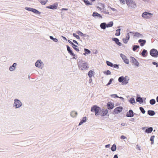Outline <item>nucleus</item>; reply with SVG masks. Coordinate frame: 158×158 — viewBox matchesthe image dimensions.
<instances>
[{
    "label": "nucleus",
    "instance_id": "nucleus-18",
    "mask_svg": "<svg viewBox=\"0 0 158 158\" xmlns=\"http://www.w3.org/2000/svg\"><path fill=\"white\" fill-rule=\"evenodd\" d=\"M134 36L141 38H143V35L138 32H135L134 34Z\"/></svg>",
    "mask_w": 158,
    "mask_h": 158
},
{
    "label": "nucleus",
    "instance_id": "nucleus-59",
    "mask_svg": "<svg viewBox=\"0 0 158 158\" xmlns=\"http://www.w3.org/2000/svg\"><path fill=\"white\" fill-rule=\"evenodd\" d=\"M102 12H103V13L105 14H109V12L106 11H102Z\"/></svg>",
    "mask_w": 158,
    "mask_h": 158
},
{
    "label": "nucleus",
    "instance_id": "nucleus-20",
    "mask_svg": "<svg viewBox=\"0 0 158 158\" xmlns=\"http://www.w3.org/2000/svg\"><path fill=\"white\" fill-rule=\"evenodd\" d=\"M57 5L54 4L53 5H51L46 7L47 8L50 9L52 10L56 9L57 8Z\"/></svg>",
    "mask_w": 158,
    "mask_h": 158
},
{
    "label": "nucleus",
    "instance_id": "nucleus-24",
    "mask_svg": "<svg viewBox=\"0 0 158 158\" xmlns=\"http://www.w3.org/2000/svg\"><path fill=\"white\" fill-rule=\"evenodd\" d=\"M136 100L137 102H139L140 103H142L143 102V98L140 97H137Z\"/></svg>",
    "mask_w": 158,
    "mask_h": 158
},
{
    "label": "nucleus",
    "instance_id": "nucleus-30",
    "mask_svg": "<svg viewBox=\"0 0 158 158\" xmlns=\"http://www.w3.org/2000/svg\"><path fill=\"white\" fill-rule=\"evenodd\" d=\"M32 12H34L35 14H38V15H40L41 14L40 12H39L37 10L34 8H33V9H32Z\"/></svg>",
    "mask_w": 158,
    "mask_h": 158
},
{
    "label": "nucleus",
    "instance_id": "nucleus-3",
    "mask_svg": "<svg viewBox=\"0 0 158 158\" xmlns=\"http://www.w3.org/2000/svg\"><path fill=\"white\" fill-rule=\"evenodd\" d=\"M90 110L92 112H94L96 116L98 115L99 113L101 111L100 108L97 105H94L92 107Z\"/></svg>",
    "mask_w": 158,
    "mask_h": 158
},
{
    "label": "nucleus",
    "instance_id": "nucleus-57",
    "mask_svg": "<svg viewBox=\"0 0 158 158\" xmlns=\"http://www.w3.org/2000/svg\"><path fill=\"white\" fill-rule=\"evenodd\" d=\"M120 139H127V138H126V137L125 136H124V135H122V136H121L120 137Z\"/></svg>",
    "mask_w": 158,
    "mask_h": 158
},
{
    "label": "nucleus",
    "instance_id": "nucleus-35",
    "mask_svg": "<svg viewBox=\"0 0 158 158\" xmlns=\"http://www.w3.org/2000/svg\"><path fill=\"white\" fill-rule=\"evenodd\" d=\"M116 148V146L115 144H114L112 146L111 148V150L113 152L115 151Z\"/></svg>",
    "mask_w": 158,
    "mask_h": 158
},
{
    "label": "nucleus",
    "instance_id": "nucleus-51",
    "mask_svg": "<svg viewBox=\"0 0 158 158\" xmlns=\"http://www.w3.org/2000/svg\"><path fill=\"white\" fill-rule=\"evenodd\" d=\"M25 9L28 11H32V9H33V8H31L30 7H26L25 8Z\"/></svg>",
    "mask_w": 158,
    "mask_h": 158
},
{
    "label": "nucleus",
    "instance_id": "nucleus-22",
    "mask_svg": "<svg viewBox=\"0 0 158 158\" xmlns=\"http://www.w3.org/2000/svg\"><path fill=\"white\" fill-rule=\"evenodd\" d=\"M77 114V113L75 111H71L70 114V116L73 118L76 117Z\"/></svg>",
    "mask_w": 158,
    "mask_h": 158
},
{
    "label": "nucleus",
    "instance_id": "nucleus-42",
    "mask_svg": "<svg viewBox=\"0 0 158 158\" xmlns=\"http://www.w3.org/2000/svg\"><path fill=\"white\" fill-rule=\"evenodd\" d=\"M106 64L107 65L110 66V67H113V64L111 62L109 61H106Z\"/></svg>",
    "mask_w": 158,
    "mask_h": 158
},
{
    "label": "nucleus",
    "instance_id": "nucleus-28",
    "mask_svg": "<svg viewBox=\"0 0 158 158\" xmlns=\"http://www.w3.org/2000/svg\"><path fill=\"white\" fill-rule=\"evenodd\" d=\"M148 53L147 51L145 49H143L141 53V55L143 57L146 56V54Z\"/></svg>",
    "mask_w": 158,
    "mask_h": 158
},
{
    "label": "nucleus",
    "instance_id": "nucleus-46",
    "mask_svg": "<svg viewBox=\"0 0 158 158\" xmlns=\"http://www.w3.org/2000/svg\"><path fill=\"white\" fill-rule=\"evenodd\" d=\"M17 143L18 144H13V145H20L21 146H24L25 145H27V144H28L27 143H23V144H20V143Z\"/></svg>",
    "mask_w": 158,
    "mask_h": 158
},
{
    "label": "nucleus",
    "instance_id": "nucleus-45",
    "mask_svg": "<svg viewBox=\"0 0 158 158\" xmlns=\"http://www.w3.org/2000/svg\"><path fill=\"white\" fill-rule=\"evenodd\" d=\"M73 36L75 37H76L77 39L80 40V37L78 35H77L75 33H73Z\"/></svg>",
    "mask_w": 158,
    "mask_h": 158
},
{
    "label": "nucleus",
    "instance_id": "nucleus-53",
    "mask_svg": "<svg viewBox=\"0 0 158 158\" xmlns=\"http://www.w3.org/2000/svg\"><path fill=\"white\" fill-rule=\"evenodd\" d=\"M82 36L84 37H86L87 39H89V37L88 35H87L85 34H83Z\"/></svg>",
    "mask_w": 158,
    "mask_h": 158
},
{
    "label": "nucleus",
    "instance_id": "nucleus-32",
    "mask_svg": "<svg viewBox=\"0 0 158 158\" xmlns=\"http://www.w3.org/2000/svg\"><path fill=\"white\" fill-rule=\"evenodd\" d=\"M120 31H121L120 29L118 28V29H117L116 30V31H117V32L115 33V35L116 36H118L120 35Z\"/></svg>",
    "mask_w": 158,
    "mask_h": 158
},
{
    "label": "nucleus",
    "instance_id": "nucleus-6",
    "mask_svg": "<svg viewBox=\"0 0 158 158\" xmlns=\"http://www.w3.org/2000/svg\"><path fill=\"white\" fill-rule=\"evenodd\" d=\"M35 65L36 67L42 69L44 67V64L41 60H38L35 63Z\"/></svg>",
    "mask_w": 158,
    "mask_h": 158
},
{
    "label": "nucleus",
    "instance_id": "nucleus-4",
    "mask_svg": "<svg viewBox=\"0 0 158 158\" xmlns=\"http://www.w3.org/2000/svg\"><path fill=\"white\" fill-rule=\"evenodd\" d=\"M128 6L131 8L133 9L135 8L136 4L135 1L133 0H125Z\"/></svg>",
    "mask_w": 158,
    "mask_h": 158
},
{
    "label": "nucleus",
    "instance_id": "nucleus-62",
    "mask_svg": "<svg viewBox=\"0 0 158 158\" xmlns=\"http://www.w3.org/2000/svg\"><path fill=\"white\" fill-rule=\"evenodd\" d=\"M110 144H107L105 145L106 148H109L110 147Z\"/></svg>",
    "mask_w": 158,
    "mask_h": 158
},
{
    "label": "nucleus",
    "instance_id": "nucleus-27",
    "mask_svg": "<svg viewBox=\"0 0 158 158\" xmlns=\"http://www.w3.org/2000/svg\"><path fill=\"white\" fill-rule=\"evenodd\" d=\"M86 117H84L82 120H81L79 124V126L81 125L83 123L86 122Z\"/></svg>",
    "mask_w": 158,
    "mask_h": 158
},
{
    "label": "nucleus",
    "instance_id": "nucleus-40",
    "mask_svg": "<svg viewBox=\"0 0 158 158\" xmlns=\"http://www.w3.org/2000/svg\"><path fill=\"white\" fill-rule=\"evenodd\" d=\"M155 138V136L154 135H152V136L150 138V140L151 141V144H152L154 143V138Z\"/></svg>",
    "mask_w": 158,
    "mask_h": 158
},
{
    "label": "nucleus",
    "instance_id": "nucleus-15",
    "mask_svg": "<svg viewBox=\"0 0 158 158\" xmlns=\"http://www.w3.org/2000/svg\"><path fill=\"white\" fill-rule=\"evenodd\" d=\"M107 108L109 110L112 109L114 107V104L110 102H108L107 105Z\"/></svg>",
    "mask_w": 158,
    "mask_h": 158
},
{
    "label": "nucleus",
    "instance_id": "nucleus-37",
    "mask_svg": "<svg viewBox=\"0 0 158 158\" xmlns=\"http://www.w3.org/2000/svg\"><path fill=\"white\" fill-rule=\"evenodd\" d=\"M149 102L151 105H153L156 103V100L154 99H151L150 100Z\"/></svg>",
    "mask_w": 158,
    "mask_h": 158
},
{
    "label": "nucleus",
    "instance_id": "nucleus-54",
    "mask_svg": "<svg viewBox=\"0 0 158 158\" xmlns=\"http://www.w3.org/2000/svg\"><path fill=\"white\" fill-rule=\"evenodd\" d=\"M106 74L107 75H109L111 74V72L109 70H107L106 72Z\"/></svg>",
    "mask_w": 158,
    "mask_h": 158
},
{
    "label": "nucleus",
    "instance_id": "nucleus-7",
    "mask_svg": "<svg viewBox=\"0 0 158 158\" xmlns=\"http://www.w3.org/2000/svg\"><path fill=\"white\" fill-rule=\"evenodd\" d=\"M150 55L154 57H157L158 56V52L155 49H151L150 52Z\"/></svg>",
    "mask_w": 158,
    "mask_h": 158
},
{
    "label": "nucleus",
    "instance_id": "nucleus-29",
    "mask_svg": "<svg viewBox=\"0 0 158 158\" xmlns=\"http://www.w3.org/2000/svg\"><path fill=\"white\" fill-rule=\"evenodd\" d=\"M113 24V23L112 21L110 22L108 24H106V27H112Z\"/></svg>",
    "mask_w": 158,
    "mask_h": 158
},
{
    "label": "nucleus",
    "instance_id": "nucleus-48",
    "mask_svg": "<svg viewBox=\"0 0 158 158\" xmlns=\"http://www.w3.org/2000/svg\"><path fill=\"white\" fill-rule=\"evenodd\" d=\"M129 40H127V39H126V38H123V43L125 44H127L128 42V41Z\"/></svg>",
    "mask_w": 158,
    "mask_h": 158
},
{
    "label": "nucleus",
    "instance_id": "nucleus-43",
    "mask_svg": "<svg viewBox=\"0 0 158 158\" xmlns=\"http://www.w3.org/2000/svg\"><path fill=\"white\" fill-rule=\"evenodd\" d=\"M89 83L90 84L91 86L92 87H93L94 86V84L92 82V80L91 78H90L89 79Z\"/></svg>",
    "mask_w": 158,
    "mask_h": 158
},
{
    "label": "nucleus",
    "instance_id": "nucleus-55",
    "mask_svg": "<svg viewBox=\"0 0 158 158\" xmlns=\"http://www.w3.org/2000/svg\"><path fill=\"white\" fill-rule=\"evenodd\" d=\"M152 64L154 65H156V67H158V64L156 63V62H152Z\"/></svg>",
    "mask_w": 158,
    "mask_h": 158
},
{
    "label": "nucleus",
    "instance_id": "nucleus-49",
    "mask_svg": "<svg viewBox=\"0 0 158 158\" xmlns=\"http://www.w3.org/2000/svg\"><path fill=\"white\" fill-rule=\"evenodd\" d=\"M68 42L70 44H71L72 46H74L75 47H77V46L75 44L73 43L70 40H68Z\"/></svg>",
    "mask_w": 158,
    "mask_h": 158
},
{
    "label": "nucleus",
    "instance_id": "nucleus-9",
    "mask_svg": "<svg viewBox=\"0 0 158 158\" xmlns=\"http://www.w3.org/2000/svg\"><path fill=\"white\" fill-rule=\"evenodd\" d=\"M130 62L133 63L134 64H135L136 66L137 67L139 66V63L134 57L131 56L130 57Z\"/></svg>",
    "mask_w": 158,
    "mask_h": 158
},
{
    "label": "nucleus",
    "instance_id": "nucleus-52",
    "mask_svg": "<svg viewBox=\"0 0 158 158\" xmlns=\"http://www.w3.org/2000/svg\"><path fill=\"white\" fill-rule=\"evenodd\" d=\"M73 47V48L77 52H79V49L78 48H76L77 47H75L73 46H72Z\"/></svg>",
    "mask_w": 158,
    "mask_h": 158
},
{
    "label": "nucleus",
    "instance_id": "nucleus-63",
    "mask_svg": "<svg viewBox=\"0 0 158 158\" xmlns=\"http://www.w3.org/2000/svg\"><path fill=\"white\" fill-rule=\"evenodd\" d=\"M73 42L74 43H75L76 44L78 45V43H77V42L75 40H73Z\"/></svg>",
    "mask_w": 158,
    "mask_h": 158
},
{
    "label": "nucleus",
    "instance_id": "nucleus-61",
    "mask_svg": "<svg viewBox=\"0 0 158 158\" xmlns=\"http://www.w3.org/2000/svg\"><path fill=\"white\" fill-rule=\"evenodd\" d=\"M116 94H113L110 95L112 98H115Z\"/></svg>",
    "mask_w": 158,
    "mask_h": 158
},
{
    "label": "nucleus",
    "instance_id": "nucleus-23",
    "mask_svg": "<svg viewBox=\"0 0 158 158\" xmlns=\"http://www.w3.org/2000/svg\"><path fill=\"white\" fill-rule=\"evenodd\" d=\"M153 129V128L152 127H148L145 130V132L147 133H150L152 131Z\"/></svg>",
    "mask_w": 158,
    "mask_h": 158
},
{
    "label": "nucleus",
    "instance_id": "nucleus-19",
    "mask_svg": "<svg viewBox=\"0 0 158 158\" xmlns=\"http://www.w3.org/2000/svg\"><path fill=\"white\" fill-rule=\"evenodd\" d=\"M138 42L140 43V46L142 47L145 44L146 41L144 40L139 39L138 40Z\"/></svg>",
    "mask_w": 158,
    "mask_h": 158
},
{
    "label": "nucleus",
    "instance_id": "nucleus-1",
    "mask_svg": "<svg viewBox=\"0 0 158 158\" xmlns=\"http://www.w3.org/2000/svg\"><path fill=\"white\" fill-rule=\"evenodd\" d=\"M78 65L79 69L82 70L87 69L89 68L87 63L82 60H80L78 61Z\"/></svg>",
    "mask_w": 158,
    "mask_h": 158
},
{
    "label": "nucleus",
    "instance_id": "nucleus-36",
    "mask_svg": "<svg viewBox=\"0 0 158 158\" xmlns=\"http://www.w3.org/2000/svg\"><path fill=\"white\" fill-rule=\"evenodd\" d=\"M129 101L131 104H133L135 103V99L133 98H131Z\"/></svg>",
    "mask_w": 158,
    "mask_h": 158
},
{
    "label": "nucleus",
    "instance_id": "nucleus-50",
    "mask_svg": "<svg viewBox=\"0 0 158 158\" xmlns=\"http://www.w3.org/2000/svg\"><path fill=\"white\" fill-rule=\"evenodd\" d=\"M77 34H78V35H80V36H82L83 34L81 31H78L77 32Z\"/></svg>",
    "mask_w": 158,
    "mask_h": 158
},
{
    "label": "nucleus",
    "instance_id": "nucleus-8",
    "mask_svg": "<svg viewBox=\"0 0 158 158\" xmlns=\"http://www.w3.org/2000/svg\"><path fill=\"white\" fill-rule=\"evenodd\" d=\"M152 15L151 13L144 12L142 14V16L144 18L148 19L150 18Z\"/></svg>",
    "mask_w": 158,
    "mask_h": 158
},
{
    "label": "nucleus",
    "instance_id": "nucleus-5",
    "mask_svg": "<svg viewBox=\"0 0 158 158\" xmlns=\"http://www.w3.org/2000/svg\"><path fill=\"white\" fill-rule=\"evenodd\" d=\"M22 103L19 100L17 99H14L13 107H15V108H19L22 106Z\"/></svg>",
    "mask_w": 158,
    "mask_h": 158
},
{
    "label": "nucleus",
    "instance_id": "nucleus-41",
    "mask_svg": "<svg viewBox=\"0 0 158 158\" xmlns=\"http://www.w3.org/2000/svg\"><path fill=\"white\" fill-rule=\"evenodd\" d=\"M133 33L132 32H130L129 33H128L126 35V39H127V40H129L130 39V35L129 34V33Z\"/></svg>",
    "mask_w": 158,
    "mask_h": 158
},
{
    "label": "nucleus",
    "instance_id": "nucleus-10",
    "mask_svg": "<svg viewBox=\"0 0 158 158\" xmlns=\"http://www.w3.org/2000/svg\"><path fill=\"white\" fill-rule=\"evenodd\" d=\"M123 109L122 106H119L115 108L113 111V114H117L121 112Z\"/></svg>",
    "mask_w": 158,
    "mask_h": 158
},
{
    "label": "nucleus",
    "instance_id": "nucleus-47",
    "mask_svg": "<svg viewBox=\"0 0 158 158\" xmlns=\"http://www.w3.org/2000/svg\"><path fill=\"white\" fill-rule=\"evenodd\" d=\"M113 80H114L113 79L111 78L110 80L108 83L106 84V85L108 86V85H110L111 84L112 81Z\"/></svg>",
    "mask_w": 158,
    "mask_h": 158
},
{
    "label": "nucleus",
    "instance_id": "nucleus-17",
    "mask_svg": "<svg viewBox=\"0 0 158 158\" xmlns=\"http://www.w3.org/2000/svg\"><path fill=\"white\" fill-rule=\"evenodd\" d=\"M17 65L16 63H14L12 66H10L9 68V70L10 71H12L14 70L16 68V67Z\"/></svg>",
    "mask_w": 158,
    "mask_h": 158
},
{
    "label": "nucleus",
    "instance_id": "nucleus-64",
    "mask_svg": "<svg viewBox=\"0 0 158 158\" xmlns=\"http://www.w3.org/2000/svg\"><path fill=\"white\" fill-rule=\"evenodd\" d=\"M113 158H118L117 155H115Z\"/></svg>",
    "mask_w": 158,
    "mask_h": 158
},
{
    "label": "nucleus",
    "instance_id": "nucleus-39",
    "mask_svg": "<svg viewBox=\"0 0 158 158\" xmlns=\"http://www.w3.org/2000/svg\"><path fill=\"white\" fill-rule=\"evenodd\" d=\"M83 1L86 5H92V4L88 0H83Z\"/></svg>",
    "mask_w": 158,
    "mask_h": 158
},
{
    "label": "nucleus",
    "instance_id": "nucleus-56",
    "mask_svg": "<svg viewBox=\"0 0 158 158\" xmlns=\"http://www.w3.org/2000/svg\"><path fill=\"white\" fill-rule=\"evenodd\" d=\"M113 66H114V68H117V69H118L119 68L118 65L117 64H114V65L113 64Z\"/></svg>",
    "mask_w": 158,
    "mask_h": 158
},
{
    "label": "nucleus",
    "instance_id": "nucleus-31",
    "mask_svg": "<svg viewBox=\"0 0 158 158\" xmlns=\"http://www.w3.org/2000/svg\"><path fill=\"white\" fill-rule=\"evenodd\" d=\"M84 50L85 52L84 53V55H86V54H90L91 52L90 51L87 49L85 48Z\"/></svg>",
    "mask_w": 158,
    "mask_h": 158
},
{
    "label": "nucleus",
    "instance_id": "nucleus-44",
    "mask_svg": "<svg viewBox=\"0 0 158 158\" xmlns=\"http://www.w3.org/2000/svg\"><path fill=\"white\" fill-rule=\"evenodd\" d=\"M139 110L140 111L142 112V113L143 114H144L145 113V111L144 110V108L142 107H139Z\"/></svg>",
    "mask_w": 158,
    "mask_h": 158
},
{
    "label": "nucleus",
    "instance_id": "nucleus-12",
    "mask_svg": "<svg viewBox=\"0 0 158 158\" xmlns=\"http://www.w3.org/2000/svg\"><path fill=\"white\" fill-rule=\"evenodd\" d=\"M101 111L99 113V114L101 116H104L107 114L108 113V110L106 109L105 110L102 109L101 110Z\"/></svg>",
    "mask_w": 158,
    "mask_h": 158
},
{
    "label": "nucleus",
    "instance_id": "nucleus-13",
    "mask_svg": "<svg viewBox=\"0 0 158 158\" xmlns=\"http://www.w3.org/2000/svg\"><path fill=\"white\" fill-rule=\"evenodd\" d=\"M112 40L113 41L115 42V43L119 46H121L122 45V43L119 42V40L118 38H112Z\"/></svg>",
    "mask_w": 158,
    "mask_h": 158
},
{
    "label": "nucleus",
    "instance_id": "nucleus-14",
    "mask_svg": "<svg viewBox=\"0 0 158 158\" xmlns=\"http://www.w3.org/2000/svg\"><path fill=\"white\" fill-rule=\"evenodd\" d=\"M126 116L127 117H132L134 116V113L133 110H130L127 113Z\"/></svg>",
    "mask_w": 158,
    "mask_h": 158
},
{
    "label": "nucleus",
    "instance_id": "nucleus-2",
    "mask_svg": "<svg viewBox=\"0 0 158 158\" xmlns=\"http://www.w3.org/2000/svg\"><path fill=\"white\" fill-rule=\"evenodd\" d=\"M129 80V78L127 76H126L125 77L121 76L118 78V81L119 82H121L123 85H125L128 83V81Z\"/></svg>",
    "mask_w": 158,
    "mask_h": 158
},
{
    "label": "nucleus",
    "instance_id": "nucleus-26",
    "mask_svg": "<svg viewBox=\"0 0 158 158\" xmlns=\"http://www.w3.org/2000/svg\"><path fill=\"white\" fill-rule=\"evenodd\" d=\"M101 28L103 30L105 29L106 27V23H101L100 25Z\"/></svg>",
    "mask_w": 158,
    "mask_h": 158
},
{
    "label": "nucleus",
    "instance_id": "nucleus-21",
    "mask_svg": "<svg viewBox=\"0 0 158 158\" xmlns=\"http://www.w3.org/2000/svg\"><path fill=\"white\" fill-rule=\"evenodd\" d=\"M92 16L94 17H99L100 18L102 19V16L100 14L96 12H93Z\"/></svg>",
    "mask_w": 158,
    "mask_h": 158
},
{
    "label": "nucleus",
    "instance_id": "nucleus-34",
    "mask_svg": "<svg viewBox=\"0 0 158 158\" xmlns=\"http://www.w3.org/2000/svg\"><path fill=\"white\" fill-rule=\"evenodd\" d=\"M94 72L92 70H90L88 72V74L89 78H91L93 75Z\"/></svg>",
    "mask_w": 158,
    "mask_h": 158
},
{
    "label": "nucleus",
    "instance_id": "nucleus-25",
    "mask_svg": "<svg viewBox=\"0 0 158 158\" xmlns=\"http://www.w3.org/2000/svg\"><path fill=\"white\" fill-rule=\"evenodd\" d=\"M148 114L150 116H152L155 115V112L152 110H148Z\"/></svg>",
    "mask_w": 158,
    "mask_h": 158
},
{
    "label": "nucleus",
    "instance_id": "nucleus-58",
    "mask_svg": "<svg viewBox=\"0 0 158 158\" xmlns=\"http://www.w3.org/2000/svg\"><path fill=\"white\" fill-rule=\"evenodd\" d=\"M120 2L123 4L125 3V1L124 0H119Z\"/></svg>",
    "mask_w": 158,
    "mask_h": 158
},
{
    "label": "nucleus",
    "instance_id": "nucleus-33",
    "mask_svg": "<svg viewBox=\"0 0 158 158\" xmlns=\"http://www.w3.org/2000/svg\"><path fill=\"white\" fill-rule=\"evenodd\" d=\"M132 48V50L133 51H135L137 49L139 48V46L137 45H134L133 46Z\"/></svg>",
    "mask_w": 158,
    "mask_h": 158
},
{
    "label": "nucleus",
    "instance_id": "nucleus-60",
    "mask_svg": "<svg viewBox=\"0 0 158 158\" xmlns=\"http://www.w3.org/2000/svg\"><path fill=\"white\" fill-rule=\"evenodd\" d=\"M53 41L55 42H57L58 41L57 39L54 38Z\"/></svg>",
    "mask_w": 158,
    "mask_h": 158
},
{
    "label": "nucleus",
    "instance_id": "nucleus-38",
    "mask_svg": "<svg viewBox=\"0 0 158 158\" xmlns=\"http://www.w3.org/2000/svg\"><path fill=\"white\" fill-rule=\"evenodd\" d=\"M48 2L47 0H41L40 1V2L41 3L42 5H45L47 2Z\"/></svg>",
    "mask_w": 158,
    "mask_h": 158
},
{
    "label": "nucleus",
    "instance_id": "nucleus-16",
    "mask_svg": "<svg viewBox=\"0 0 158 158\" xmlns=\"http://www.w3.org/2000/svg\"><path fill=\"white\" fill-rule=\"evenodd\" d=\"M67 50L68 53L71 55L73 56H75V54L73 53L72 50L70 48L68 45L66 46Z\"/></svg>",
    "mask_w": 158,
    "mask_h": 158
},
{
    "label": "nucleus",
    "instance_id": "nucleus-11",
    "mask_svg": "<svg viewBox=\"0 0 158 158\" xmlns=\"http://www.w3.org/2000/svg\"><path fill=\"white\" fill-rule=\"evenodd\" d=\"M120 57L122 58L124 62L127 64H129V61L128 59L127 58V57L124 54L121 53L120 54Z\"/></svg>",
    "mask_w": 158,
    "mask_h": 158
}]
</instances>
